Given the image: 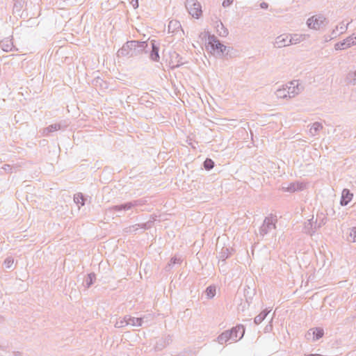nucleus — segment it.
Returning <instances> with one entry per match:
<instances>
[{
  "label": "nucleus",
  "mask_w": 356,
  "mask_h": 356,
  "mask_svg": "<svg viewBox=\"0 0 356 356\" xmlns=\"http://www.w3.org/2000/svg\"><path fill=\"white\" fill-rule=\"evenodd\" d=\"M131 3H132L134 8H135L138 7V0H131Z\"/></svg>",
  "instance_id": "obj_17"
},
{
  "label": "nucleus",
  "mask_w": 356,
  "mask_h": 356,
  "mask_svg": "<svg viewBox=\"0 0 356 356\" xmlns=\"http://www.w3.org/2000/svg\"><path fill=\"white\" fill-rule=\"evenodd\" d=\"M313 126L316 130H318V129L322 128L321 125L318 123L314 124Z\"/></svg>",
  "instance_id": "obj_19"
},
{
  "label": "nucleus",
  "mask_w": 356,
  "mask_h": 356,
  "mask_svg": "<svg viewBox=\"0 0 356 356\" xmlns=\"http://www.w3.org/2000/svg\"><path fill=\"white\" fill-rule=\"evenodd\" d=\"M172 57H175V58H179V56L177 54H172Z\"/></svg>",
  "instance_id": "obj_21"
},
{
  "label": "nucleus",
  "mask_w": 356,
  "mask_h": 356,
  "mask_svg": "<svg viewBox=\"0 0 356 356\" xmlns=\"http://www.w3.org/2000/svg\"><path fill=\"white\" fill-rule=\"evenodd\" d=\"M151 58L154 60H158L159 56V49L157 47H155L154 44H152V51L151 54Z\"/></svg>",
  "instance_id": "obj_10"
},
{
  "label": "nucleus",
  "mask_w": 356,
  "mask_h": 356,
  "mask_svg": "<svg viewBox=\"0 0 356 356\" xmlns=\"http://www.w3.org/2000/svg\"><path fill=\"white\" fill-rule=\"evenodd\" d=\"M353 198V194L350 193V191L347 189H344L342 192L341 204L342 205L348 204Z\"/></svg>",
  "instance_id": "obj_7"
},
{
  "label": "nucleus",
  "mask_w": 356,
  "mask_h": 356,
  "mask_svg": "<svg viewBox=\"0 0 356 356\" xmlns=\"http://www.w3.org/2000/svg\"><path fill=\"white\" fill-rule=\"evenodd\" d=\"M206 294L208 298H213L216 294V288L214 286H209L206 290Z\"/></svg>",
  "instance_id": "obj_12"
},
{
  "label": "nucleus",
  "mask_w": 356,
  "mask_h": 356,
  "mask_svg": "<svg viewBox=\"0 0 356 356\" xmlns=\"http://www.w3.org/2000/svg\"><path fill=\"white\" fill-rule=\"evenodd\" d=\"M213 161L210 159H207L204 163V166L207 170H210L213 168Z\"/></svg>",
  "instance_id": "obj_13"
},
{
  "label": "nucleus",
  "mask_w": 356,
  "mask_h": 356,
  "mask_svg": "<svg viewBox=\"0 0 356 356\" xmlns=\"http://www.w3.org/2000/svg\"><path fill=\"white\" fill-rule=\"evenodd\" d=\"M181 62H179V61H178V63H177V64H174L172 62H170V65H171V67H172V68H175V67H176L179 66V65H181Z\"/></svg>",
  "instance_id": "obj_18"
},
{
  "label": "nucleus",
  "mask_w": 356,
  "mask_h": 356,
  "mask_svg": "<svg viewBox=\"0 0 356 356\" xmlns=\"http://www.w3.org/2000/svg\"><path fill=\"white\" fill-rule=\"evenodd\" d=\"M291 43V39L287 35H281L278 36L275 42V45L277 48H281Z\"/></svg>",
  "instance_id": "obj_4"
},
{
  "label": "nucleus",
  "mask_w": 356,
  "mask_h": 356,
  "mask_svg": "<svg viewBox=\"0 0 356 356\" xmlns=\"http://www.w3.org/2000/svg\"><path fill=\"white\" fill-rule=\"evenodd\" d=\"M218 339L219 343H225L229 339H232L233 340L232 333H231L229 331H226V332L222 333L218 337Z\"/></svg>",
  "instance_id": "obj_8"
},
{
  "label": "nucleus",
  "mask_w": 356,
  "mask_h": 356,
  "mask_svg": "<svg viewBox=\"0 0 356 356\" xmlns=\"http://www.w3.org/2000/svg\"><path fill=\"white\" fill-rule=\"evenodd\" d=\"M325 18L322 15H314L307 19V24L309 29L320 30L325 25Z\"/></svg>",
  "instance_id": "obj_2"
},
{
  "label": "nucleus",
  "mask_w": 356,
  "mask_h": 356,
  "mask_svg": "<svg viewBox=\"0 0 356 356\" xmlns=\"http://www.w3.org/2000/svg\"><path fill=\"white\" fill-rule=\"evenodd\" d=\"M233 1H234V0H225L222 2V6L224 7H227V6H230L233 3Z\"/></svg>",
  "instance_id": "obj_15"
},
{
  "label": "nucleus",
  "mask_w": 356,
  "mask_h": 356,
  "mask_svg": "<svg viewBox=\"0 0 356 356\" xmlns=\"http://www.w3.org/2000/svg\"><path fill=\"white\" fill-rule=\"evenodd\" d=\"M348 239L350 242L356 241V228L355 227H353L350 229L349 236L348 237Z\"/></svg>",
  "instance_id": "obj_11"
},
{
  "label": "nucleus",
  "mask_w": 356,
  "mask_h": 356,
  "mask_svg": "<svg viewBox=\"0 0 356 356\" xmlns=\"http://www.w3.org/2000/svg\"><path fill=\"white\" fill-rule=\"evenodd\" d=\"M354 44H356V37H349L343 42L337 44L335 48L337 49H345L348 47H350L351 45Z\"/></svg>",
  "instance_id": "obj_5"
},
{
  "label": "nucleus",
  "mask_w": 356,
  "mask_h": 356,
  "mask_svg": "<svg viewBox=\"0 0 356 356\" xmlns=\"http://www.w3.org/2000/svg\"><path fill=\"white\" fill-rule=\"evenodd\" d=\"M74 200L78 204H81V205L84 204L83 197H82V195H81L79 194L76 195L74 197Z\"/></svg>",
  "instance_id": "obj_14"
},
{
  "label": "nucleus",
  "mask_w": 356,
  "mask_h": 356,
  "mask_svg": "<svg viewBox=\"0 0 356 356\" xmlns=\"http://www.w3.org/2000/svg\"><path fill=\"white\" fill-rule=\"evenodd\" d=\"M311 331H312L314 339H318L323 336V330L321 328H314Z\"/></svg>",
  "instance_id": "obj_9"
},
{
  "label": "nucleus",
  "mask_w": 356,
  "mask_h": 356,
  "mask_svg": "<svg viewBox=\"0 0 356 356\" xmlns=\"http://www.w3.org/2000/svg\"><path fill=\"white\" fill-rule=\"evenodd\" d=\"M229 332L232 333L233 341H236L243 337L245 330L243 326L238 325Z\"/></svg>",
  "instance_id": "obj_6"
},
{
  "label": "nucleus",
  "mask_w": 356,
  "mask_h": 356,
  "mask_svg": "<svg viewBox=\"0 0 356 356\" xmlns=\"http://www.w3.org/2000/svg\"><path fill=\"white\" fill-rule=\"evenodd\" d=\"M208 46L211 47V51L213 54H224L227 50V47L221 44L215 37H209Z\"/></svg>",
  "instance_id": "obj_3"
},
{
  "label": "nucleus",
  "mask_w": 356,
  "mask_h": 356,
  "mask_svg": "<svg viewBox=\"0 0 356 356\" xmlns=\"http://www.w3.org/2000/svg\"><path fill=\"white\" fill-rule=\"evenodd\" d=\"M186 8L189 14L195 19H199L202 15L200 3L196 0H187Z\"/></svg>",
  "instance_id": "obj_1"
},
{
  "label": "nucleus",
  "mask_w": 356,
  "mask_h": 356,
  "mask_svg": "<svg viewBox=\"0 0 356 356\" xmlns=\"http://www.w3.org/2000/svg\"><path fill=\"white\" fill-rule=\"evenodd\" d=\"M261 318H262L261 317L257 316V317L255 318L254 322L256 323H258L261 320Z\"/></svg>",
  "instance_id": "obj_20"
},
{
  "label": "nucleus",
  "mask_w": 356,
  "mask_h": 356,
  "mask_svg": "<svg viewBox=\"0 0 356 356\" xmlns=\"http://www.w3.org/2000/svg\"><path fill=\"white\" fill-rule=\"evenodd\" d=\"M136 46V42L134 41L129 42L127 43V45H126V47L128 48L134 47Z\"/></svg>",
  "instance_id": "obj_16"
}]
</instances>
